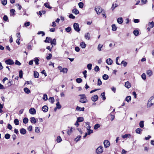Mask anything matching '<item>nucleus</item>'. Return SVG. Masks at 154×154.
<instances>
[{
  "instance_id": "7",
  "label": "nucleus",
  "mask_w": 154,
  "mask_h": 154,
  "mask_svg": "<svg viewBox=\"0 0 154 154\" xmlns=\"http://www.w3.org/2000/svg\"><path fill=\"white\" fill-rule=\"evenodd\" d=\"M104 145L105 148H107L108 147L110 144V143L108 140H105L104 141Z\"/></svg>"
},
{
  "instance_id": "4",
  "label": "nucleus",
  "mask_w": 154,
  "mask_h": 154,
  "mask_svg": "<svg viewBox=\"0 0 154 154\" xmlns=\"http://www.w3.org/2000/svg\"><path fill=\"white\" fill-rule=\"evenodd\" d=\"M96 152L97 154H100L103 152V147L102 146H100L96 149Z\"/></svg>"
},
{
  "instance_id": "43",
  "label": "nucleus",
  "mask_w": 154,
  "mask_h": 154,
  "mask_svg": "<svg viewBox=\"0 0 154 154\" xmlns=\"http://www.w3.org/2000/svg\"><path fill=\"white\" fill-rule=\"evenodd\" d=\"M74 130V129L72 127H71V129L67 131V134L69 135H70L71 134V133L72 132V130Z\"/></svg>"
},
{
  "instance_id": "26",
  "label": "nucleus",
  "mask_w": 154,
  "mask_h": 154,
  "mask_svg": "<svg viewBox=\"0 0 154 154\" xmlns=\"http://www.w3.org/2000/svg\"><path fill=\"white\" fill-rule=\"evenodd\" d=\"M67 71L68 69L67 68H64L62 69H61V70L60 71V72H63L64 73H66L67 72Z\"/></svg>"
},
{
  "instance_id": "59",
  "label": "nucleus",
  "mask_w": 154,
  "mask_h": 154,
  "mask_svg": "<svg viewBox=\"0 0 154 154\" xmlns=\"http://www.w3.org/2000/svg\"><path fill=\"white\" fill-rule=\"evenodd\" d=\"M71 28L70 27H68L65 29V30L68 32H69L71 31Z\"/></svg>"
},
{
  "instance_id": "47",
  "label": "nucleus",
  "mask_w": 154,
  "mask_h": 154,
  "mask_svg": "<svg viewBox=\"0 0 154 154\" xmlns=\"http://www.w3.org/2000/svg\"><path fill=\"white\" fill-rule=\"evenodd\" d=\"M120 64H122L124 67H125L127 65V62L123 60Z\"/></svg>"
},
{
  "instance_id": "10",
  "label": "nucleus",
  "mask_w": 154,
  "mask_h": 154,
  "mask_svg": "<svg viewBox=\"0 0 154 154\" xmlns=\"http://www.w3.org/2000/svg\"><path fill=\"white\" fill-rule=\"evenodd\" d=\"M29 112L31 114H35L36 113V111L35 109L31 108L29 109Z\"/></svg>"
},
{
  "instance_id": "50",
  "label": "nucleus",
  "mask_w": 154,
  "mask_h": 154,
  "mask_svg": "<svg viewBox=\"0 0 154 154\" xmlns=\"http://www.w3.org/2000/svg\"><path fill=\"white\" fill-rule=\"evenodd\" d=\"M23 74V73L22 71L21 70H20L19 71V77L20 78H22Z\"/></svg>"
},
{
  "instance_id": "52",
  "label": "nucleus",
  "mask_w": 154,
  "mask_h": 154,
  "mask_svg": "<svg viewBox=\"0 0 154 154\" xmlns=\"http://www.w3.org/2000/svg\"><path fill=\"white\" fill-rule=\"evenodd\" d=\"M10 135L8 134H5V137L7 139H8L10 138Z\"/></svg>"
},
{
  "instance_id": "8",
  "label": "nucleus",
  "mask_w": 154,
  "mask_h": 154,
  "mask_svg": "<svg viewBox=\"0 0 154 154\" xmlns=\"http://www.w3.org/2000/svg\"><path fill=\"white\" fill-rule=\"evenodd\" d=\"M51 44L52 45L51 48L53 47V45H55L56 44V40L55 38L53 39L52 40H51L50 42Z\"/></svg>"
},
{
  "instance_id": "22",
  "label": "nucleus",
  "mask_w": 154,
  "mask_h": 154,
  "mask_svg": "<svg viewBox=\"0 0 154 154\" xmlns=\"http://www.w3.org/2000/svg\"><path fill=\"white\" fill-rule=\"evenodd\" d=\"M85 108L84 107L81 108L79 106H77L76 108V110L78 111H84Z\"/></svg>"
},
{
  "instance_id": "57",
  "label": "nucleus",
  "mask_w": 154,
  "mask_h": 154,
  "mask_svg": "<svg viewBox=\"0 0 154 154\" xmlns=\"http://www.w3.org/2000/svg\"><path fill=\"white\" fill-rule=\"evenodd\" d=\"M117 5L116 4H112V10H113L115 8H116V7L117 6Z\"/></svg>"
},
{
  "instance_id": "27",
  "label": "nucleus",
  "mask_w": 154,
  "mask_h": 154,
  "mask_svg": "<svg viewBox=\"0 0 154 154\" xmlns=\"http://www.w3.org/2000/svg\"><path fill=\"white\" fill-rule=\"evenodd\" d=\"M72 12L75 14H79V12L77 9L75 8L72 10Z\"/></svg>"
},
{
  "instance_id": "6",
  "label": "nucleus",
  "mask_w": 154,
  "mask_h": 154,
  "mask_svg": "<svg viewBox=\"0 0 154 154\" xmlns=\"http://www.w3.org/2000/svg\"><path fill=\"white\" fill-rule=\"evenodd\" d=\"M5 62L7 64L10 65H12L14 63L13 60L10 59L6 60Z\"/></svg>"
},
{
  "instance_id": "20",
  "label": "nucleus",
  "mask_w": 154,
  "mask_h": 154,
  "mask_svg": "<svg viewBox=\"0 0 154 154\" xmlns=\"http://www.w3.org/2000/svg\"><path fill=\"white\" fill-rule=\"evenodd\" d=\"M51 38L50 37H47L45 41V42L46 43H50L51 40Z\"/></svg>"
},
{
  "instance_id": "5",
  "label": "nucleus",
  "mask_w": 154,
  "mask_h": 154,
  "mask_svg": "<svg viewBox=\"0 0 154 154\" xmlns=\"http://www.w3.org/2000/svg\"><path fill=\"white\" fill-rule=\"evenodd\" d=\"M95 10L97 14H100L103 11V10L102 8L99 6L97 7V8L95 7Z\"/></svg>"
},
{
  "instance_id": "40",
  "label": "nucleus",
  "mask_w": 154,
  "mask_h": 154,
  "mask_svg": "<svg viewBox=\"0 0 154 154\" xmlns=\"http://www.w3.org/2000/svg\"><path fill=\"white\" fill-rule=\"evenodd\" d=\"M14 123L16 125H18L19 122L17 119H15L14 120Z\"/></svg>"
},
{
  "instance_id": "51",
  "label": "nucleus",
  "mask_w": 154,
  "mask_h": 154,
  "mask_svg": "<svg viewBox=\"0 0 154 154\" xmlns=\"http://www.w3.org/2000/svg\"><path fill=\"white\" fill-rule=\"evenodd\" d=\"M49 100L52 103H53L54 101V99L53 97H50L49 98Z\"/></svg>"
},
{
  "instance_id": "2",
  "label": "nucleus",
  "mask_w": 154,
  "mask_h": 154,
  "mask_svg": "<svg viewBox=\"0 0 154 154\" xmlns=\"http://www.w3.org/2000/svg\"><path fill=\"white\" fill-rule=\"evenodd\" d=\"M154 104V97H150L148 101L147 106L150 107Z\"/></svg>"
},
{
  "instance_id": "33",
  "label": "nucleus",
  "mask_w": 154,
  "mask_h": 154,
  "mask_svg": "<svg viewBox=\"0 0 154 154\" xmlns=\"http://www.w3.org/2000/svg\"><path fill=\"white\" fill-rule=\"evenodd\" d=\"M100 125L99 124H97L94 125V128L95 130H96L98 129V128H100Z\"/></svg>"
},
{
  "instance_id": "38",
  "label": "nucleus",
  "mask_w": 154,
  "mask_h": 154,
  "mask_svg": "<svg viewBox=\"0 0 154 154\" xmlns=\"http://www.w3.org/2000/svg\"><path fill=\"white\" fill-rule=\"evenodd\" d=\"M28 121L29 120L27 118L25 117L23 119V123L26 124L28 123Z\"/></svg>"
},
{
  "instance_id": "54",
  "label": "nucleus",
  "mask_w": 154,
  "mask_h": 154,
  "mask_svg": "<svg viewBox=\"0 0 154 154\" xmlns=\"http://www.w3.org/2000/svg\"><path fill=\"white\" fill-rule=\"evenodd\" d=\"M35 132L36 133H39L40 132V129L38 127H36L35 128Z\"/></svg>"
},
{
  "instance_id": "42",
  "label": "nucleus",
  "mask_w": 154,
  "mask_h": 154,
  "mask_svg": "<svg viewBox=\"0 0 154 154\" xmlns=\"http://www.w3.org/2000/svg\"><path fill=\"white\" fill-rule=\"evenodd\" d=\"M62 141V139L60 136L57 137V143L60 142Z\"/></svg>"
},
{
  "instance_id": "48",
  "label": "nucleus",
  "mask_w": 154,
  "mask_h": 154,
  "mask_svg": "<svg viewBox=\"0 0 154 154\" xmlns=\"http://www.w3.org/2000/svg\"><path fill=\"white\" fill-rule=\"evenodd\" d=\"M44 6L47 8L49 9L51 8V7L49 5V4L48 3H45L44 4Z\"/></svg>"
},
{
  "instance_id": "41",
  "label": "nucleus",
  "mask_w": 154,
  "mask_h": 154,
  "mask_svg": "<svg viewBox=\"0 0 154 154\" xmlns=\"http://www.w3.org/2000/svg\"><path fill=\"white\" fill-rule=\"evenodd\" d=\"M44 101H46L48 100V96L46 94H44L42 98Z\"/></svg>"
},
{
  "instance_id": "35",
  "label": "nucleus",
  "mask_w": 154,
  "mask_h": 154,
  "mask_svg": "<svg viewBox=\"0 0 154 154\" xmlns=\"http://www.w3.org/2000/svg\"><path fill=\"white\" fill-rule=\"evenodd\" d=\"M142 131V129L140 128H137L136 130V132L137 134H140V133Z\"/></svg>"
},
{
  "instance_id": "16",
  "label": "nucleus",
  "mask_w": 154,
  "mask_h": 154,
  "mask_svg": "<svg viewBox=\"0 0 154 154\" xmlns=\"http://www.w3.org/2000/svg\"><path fill=\"white\" fill-rule=\"evenodd\" d=\"M131 136V134H125L124 135H122V137L124 139H125L126 138L130 137Z\"/></svg>"
},
{
  "instance_id": "53",
  "label": "nucleus",
  "mask_w": 154,
  "mask_h": 154,
  "mask_svg": "<svg viewBox=\"0 0 154 154\" xmlns=\"http://www.w3.org/2000/svg\"><path fill=\"white\" fill-rule=\"evenodd\" d=\"M2 3L4 5H5L7 4V0H3L2 1Z\"/></svg>"
},
{
  "instance_id": "21",
  "label": "nucleus",
  "mask_w": 154,
  "mask_h": 154,
  "mask_svg": "<svg viewBox=\"0 0 154 154\" xmlns=\"http://www.w3.org/2000/svg\"><path fill=\"white\" fill-rule=\"evenodd\" d=\"M80 46L82 48H84L86 47V45L84 42H82L80 43Z\"/></svg>"
},
{
  "instance_id": "19",
  "label": "nucleus",
  "mask_w": 154,
  "mask_h": 154,
  "mask_svg": "<svg viewBox=\"0 0 154 154\" xmlns=\"http://www.w3.org/2000/svg\"><path fill=\"white\" fill-rule=\"evenodd\" d=\"M20 132L21 134H25L26 133V130L25 129L22 128L20 130Z\"/></svg>"
},
{
  "instance_id": "1",
  "label": "nucleus",
  "mask_w": 154,
  "mask_h": 154,
  "mask_svg": "<svg viewBox=\"0 0 154 154\" xmlns=\"http://www.w3.org/2000/svg\"><path fill=\"white\" fill-rule=\"evenodd\" d=\"M79 96H81L80 102L83 103H85L88 101L85 95V94H80Z\"/></svg>"
},
{
  "instance_id": "58",
  "label": "nucleus",
  "mask_w": 154,
  "mask_h": 154,
  "mask_svg": "<svg viewBox=\"0 0 154 154\" xmlns=\"http://www.w3.org/2000/svg\"><path fill=\"white\" fill-rule=\"evenodd\" d=\"M102 82L100 79H98L97 85H102Z\"/></svg>"
},
{
  "instance_id": "34",
  "label": "nucleus",
  "mask_w": 154,
  "mask_h": 154,
  "mask_svg": "<svg viewBox=\"0 0 154 154\" xmlns=\"http://www.w3.org/2000/svg\"><path fill=\"white\" fill-rule=\"evenodd\" d=\"M103 78L104 80H107L109 78V76L106 74H104L103 75Z\"/></svg>"
},
{
  "instance_id": "62",
  "label": "nucleus",
  "mask_w": 154,
  "mask_h": 154,
  "mask_svg": "<svg viewBox=\"0 0 154 154\" xmlns=\"http://www.w3.org/2000/svg\"><path fill=\"white\" fill-rule=\"evenodd\" d=\"M100 70V69L98 66H96L94 68V70L96 72H98Z\"/></svg>"
},
{
  "instance_id": "60",
  "label": "nucleus",
  "mask_w": 154,
  "mask_h": 154,
  "mask_svg": "<svg viewBox=\"0 0 154 154\" xmlns=\"http://www.w3.org/2000/svg\"><path fill=\"white\" fill-rule=\"evenodd\" d=\"M37 34L38 35L42 34V36H43L45 35V32L43 31H39L38 32Z\"/></svg>"
},
{
  "instance_id": "18",
  "label": "nucleus",
  "mask_w": 154,
  "mask_h": 154,
  "mask_svg": "<svg viewBox=\"0 0 154 154\" xmlns=\"http://www.w3.org/2000/svg\"><path fill=\"white\" fill-rule=\"evenodd\" d=\"M123 20L122 17L118 18L117 19V22L120 24H122L123 22Z\"/></svg>"
},
{
  "instance_id": "13",
  "label": "nucleus",
  "mask_w": 154,
  "mask_h": 154,
  "mask_svg": "<svg viewBox=\"0 0 154 154\" xmlns=\"http://www.w3.org/2000/svg\"><path fill=\"white\" fill-rule=\"evenodd\" d=\"M125 86L127 88H129L131 87V84L129 82L127 81L125 83Z\"/></svg>"
},
{
  "instance_id": "55",
  "label": "nucleus",
  "mask_w": 154,
  "mask_h": 154,
  "mask_svg": "<svg viewBox=\"0 0 154 154\" xmlns=\"http://www.w3.org/2000/svg\"><path fill=\"white\" fill-rule=\"evenodd\" d=\"M141 77L143 80H145L146 79V76L145 73H143L141 75Z\"/></svg>"
},
{
  "instance_id": "61",
  "label": "nucleus",
  "mask_w": 154,
  "mask_h": 154,
  "mask_svg": "<svg viewBox=\"0 0 154 154\" xmlns=\"http://www.w3.org/2000/svg\"><path fill=\"white\" fill-rule=\"evenodd\" d=\"M52 56V54H48V56L46 57L47 60H50Z\"/></svg>"
},
{
  "instance_id": "64",
  "label": "nucleus",
  "mask_w": 154,
  "mask_h": 154,
  "mask_svg": "<svg viewBox=\"0 0 154 154\" xmlns=\"http://www.w3.org/2000/svg\"><path fill=\"white\" fill-rule=\"evenodd\" d=\"M88 130V132L87 133L88 134V135H89L93 133V131L92 130Z\"/></svg>"
},
{
  "instance_id": "45",
  "label": "nucleus",
  "mask_w": 154,
  "mask_h": 154,
  "mask_svg": "<svg viewBox=\"0 0 154 154\" xmlns=\"http://www.w3.org/2000/svg\"><path fill=\"white\" fill-rule=\"evenodd\" d=\"M78 5L80 8H82L84 6V4L82 2H80L79 3Z\"/></svg>"
},
{
  "instance_id": "17",
  "label": "nucleus",
  "mask_w": 154,
  "mask_h": 154,
  "mask_svg": "<svg viewBox=\"0 0 154 154\" xmlns=\"http://www.w3.org/2000/svg\"><path fill=\"white\" fill-rule=\"evenodd\" d=\"M146 74L149 77H150L152 75V72L151 70H149L146 71Z\"/></svg>"
},
{
  "instance_id": "29",
  "label": "nucleus",
  "mask_w": 154,
  "mask_h": 154,
  "mask_svg": "<svg viewBox=\"0 0 154 154\" xmlns=\"http://www.w3.org/2000/svg\"><path fill=\"white\" fill-rule=\"evenodd\" d=\"M84 118L83 117H79L77 118V121L79 122H81L83 121Z\"/></svg>"
},
{
  "instance_id": "12",
  "label": "nucleus",
  "mask_w": 154,
  "mask_h": 154,
  "mask_svg": "<svg viewBox=\"0 0 154 154\" xmlns=\"http://www.w3.org/2000/svg\"><path fill=\"white\" fill-rule=\"evenodd\" d=\"M42 109L44 112H46L48 111V107L47 106L45 105L42 108Z\"/></svg>"
},
{
  "instance_id": "39",
  "label": "nucleus",
  "mask_w": 154,
  "mask_h": 154,
  "mask_svg": "<svg viewBox=\"0 0 154 154\" xmlns=\"http://www.w3.org/2000/svg\"><path fill=\"white\" fill-rule=\"evenodd\" d=\"M139 126L141 128H143L144 127V122L143 121H141L139 123Z\"/></svg>"
},
{
  "instance_id": "15",
  "label": "nucleus",
  "mask_w": 154,
  "mask_h": 154,
  "mask_svg": "<svg viewBox=\"0 0 154 154\" xmlns=\"http://www.w3.org/2000/svg\"><path fill=\"white\" fill-rule=\"evenodd\" d=\"M30 120L31 123L35 124L36 122V121L35 118L34 117H32L30 119Z\"/></svg>"
},
{
  "instance_id": "44",
  "label": "nucleus",
  "mask_w": 154,
  "mask_h": 154,
  "mask_svg": "<svg viewBox=\"0 0 154 154\" xmlns=\"http://www.w3.org/2000/svg\"><path fill=\"white\" fill-rule=\"evenodd\" d=\"M103 45L100 44L98 45L97 47L98 50L99 51H101V48H102Z\"/></svg>"
},
{
  "instance_id": "31",
  "label": "nucleus",
  "mask_w": 154,
  "mask_h": 154,
  "mask_svg": "<svg viewBox=\"0 0 154 154\" xmlns=\"http://www.w3.org/2000/svg\"><path fill=\"white\" fill-rule=\"evenodd\" d=\"M131 97L130 96H128L125 98V100L128 102H129L131 101Z\"/></svg>"
},
{
  "instance_id": "9",
  "label": "nucleus",
  "mask_w": 154,
  "mask_h": 154,
  "mask_svg": "<svg viewBox=\"0 0 154 154\" xmlns=\"http://www.w3.org/2000/svg\"><path fill=\"white\" fill-rule=\"evenodd\" d=\"M98 98V96L97 95H95L92 97L91 100L95 102L97 100Z\"/></svg>"
},
{
  "instance_id": "28",
  "label": "nucleus",
  "mask_w": 154,
  "mask_h": 154,
  "mask_svg": "<svg viewBox=\"0 0 154 154\" xmlns=\"http://www.w3.org/2000/svg\"><path fill=\"white\" fill-rule=\"evenodd\" d=\"M10 15L11 16H14L15 15V10L14 9H12L10 10Z\"/></svg>"
},
{
  "instance_id": "11",
  "label": "nucleus",
  "mask_w": 154,
  "mask_h": 154,
  "mask_svg": "<svg viewBox=\"0 0 154 154\" xmlns=\"http://www.w3.org/2000/svg\"><path fill=\"white\" fill-rule=\"evenodd\" d=\"M106 62L108 65H111L112 63V60L110 58H108L106 59Z\"/></svg>"
},
{
  "instance_id": "49",
  "label": "nucleus",
  "mask_w": 154,
  "mask_h": 154,
  "mask_svg": "<svg viewBox=\"0 0 154 154\" xmlns=\"http://www.w3.org/2000/svg\"><path fill=\"white\" fill-rule=\"evenodd\" d=\"M92 66V64H91V63L88 64L87 65V67L88 69L89 70H90L91 69Z\"/></svg>"
},
{
  "instance_id": "63",
  "label": "nucleus",
  "mask_w": 154,
  "mask_h": 154,
  "mask_svg": "<svg viewBox=\"0 0 154 154\" xmlns=\"http://www.w3.org/2000/svg\"><path fill=\"white\" fill-rule=\"evenodd\" d=\"M81 137V136H78L75 139V141L77 142L80 140V139Z\"/></svg>"
},
{
  "instance_id": "24",
  "label": "nucleus",
  "mask_w": 154,
  "mask_h": 154,
  "mask_svg": "<svg viewBox=\"0 0 154 154\" xmlns=\"http://www.w3.org/2000/svg\"><path fill=\"white\" fill-rule=\"evenodd\" d=\"M24 92L26 94H28L30 93V90L27 88H25L23 89Z\"/></svg>"
},
{
  "instance_id": "25",
  "label": "nucleus",
  "mask_w": 154,
  "mask_h": 154,
  "mask_svg": "<svg viewBox=\"0 0 154 154\" xmlns=\"http://www.w3.org/2000/svg\"><path fill=\"white\" fill-rule=\"evenodd\" d=\"M39 76L38 73L37 72H34V77L35 78H38Z\"/></svg>"
},
{
  "instance_id": "37",
  "label": "nucleus",
  "mask_w": 154,
  "mask_h": 154,
  "mask_svg": "<svg viewBox=\"0 0 154 154\" xmlns=\"http://www.w3.org/2000/svg\"><path fill=\"white\" fill-rule=\"evenodd\" d=\"M139 31L137 30H134L133 32V33L134 35L136 36H137L139 34Z\"/></svg>"
},
{
  "instance_id": "56",
  "label": "nucleus",
  "mask_w": 154,
  "mask_h": 154,
  "mask_svg": "<svg viewBox=\"0 0 154 154\" xmlns=\"http://www.w3.org/2000/svg\"><path fill=\"white\" fill-rule=\"evenodd\" d=\"M112 30L115 31L116 30L117 27H116L115 25L113 24L112 25Z\"/></svg>"
},
{
  "instance_id": "46",
  "label": "nucleus",
  "mask_w": 154,
  "mask_h": 154,
  "mask_svg": "<svg viewBox=\"0 0 154 154\" xmlns=\"http://www.w3.org/2000/svg\"><path fill=\"white\" fill-rule=\"evenodd\" d=\"M76 82L79 83H80L82 81V79L81 78H77L76 79Z\"/></svg>"
},
{
  "instance_id": "30",
  "label": "nucleus",
  "mask_w": 154,
  "mask_h": 154,
  "mask_svg": "<svg viewBox=\"0 0 154 154\" xmlns=\"http://www.w3.org/2000/svg\"><path fill=\"white\" fill-rule=\"evenodd\" d=\"M34 60L35 64L36 65H38L39 64L38 62L39 61V59L37 57H35L34 58Z\"/></svg>"
},
{
  "instance_id": "14",
  "label": "nucleus",
  "mask_w": 154,
  "mask_h": 154,
  "mask_svg": "<svg viewBox=\"0 0 154 154\" xmlns=\"http://www.w3.org/2000/svg\"><path fill=\"white\" fill-rule=\"evenodd\" d=\"M85 38L87 40H89L90 38V33L89 32L85 33Z\"/></svg>"
},
{
  "instance_id": "32",
  "label": "nucleus",
  "mask_w": 154,
  "mask_h": 154,
  "mask_svg": "<svg viewBox=\"0 0 154 154\" xmlns=\"http://www.w3.org/2000/svg\"><path fill=\"white\" fill-rule=\"evenodd\" d=\"M105 93L104 92L102 93L100 95V97L101 98H102L103 100H105L106 99V97L105 96Z\"/></svg>"
},
{
  "instance_id": "23",
  "label": "nucleus",
  "mask_w": 154,
  "mask_h": 154,
  "mask_svg": "<svg viewBox=\"0 0 154 154\" xmlns=\"http://www.w3.org/2000/svg\"><path fill=\"white\" fill-rule=\"evenodd\" d=\"M148 26L149 27L152 28L154 26V22L153 21L151 22H149L148 23Z\"/></svg>"
},
{
  "instance_id": "36",
  "label": "nucleus",
  "mask_w": 154,
  "mask_h": 154,
  "mask_svg": "<svg viewBox=\"0 0 154 154\" xmlns=\"http://www.w3.org/2000/svg\"><path fill=\"white\" fill-rule=\"evenodd\" d=\"M56 106H57L56 107H57V108L58 109H60L61 108V106L60 104V103L59 102H58L56 103Z\"/></svg>"
},
{
  "instance_id": "3",
  "label": "nucleus",
  "mask_w": 154,
  "mask_h": 154,
  "mask_svg": "<svg viewBox=\"0 0 154 154\" xmlns=\"http://www.w3.org/2000/svg\"><path fill=\"white\" fill-rule=\"evenodd\" d=\"M73 27L75 31L79 32L80 31V29L79 27V24L78 23H75L73 24Z\"/></svg>"
}]
</instances>
